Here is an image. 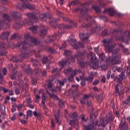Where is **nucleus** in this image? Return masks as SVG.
Listing matches in <instances>:
<instances>
[{
  "mask_svg": "<svg viewBox=\"0 0 130 130\" xmlns=\"http://www.w3.org/2000/svg\"><path fill=\"white\" fill-rule=\"evenodd\" d=\"M102 42L106 52L108 53L112 52V57H108L106 60V62L112 63V64H118L120 58H121V54L119 53V50L118 49L113 50L114 46L110 44L111 43V40L110 39H104L102 41Z\"/></svg>",
  "mask_w": 130,
  "mask_h": 130,
  "instance_id": "nucleus-1",
  "label": "nucleus"
},
{
  "mask_svg": "<svg viewBox=\"0 0 130 130\" xmlns=\"http://www.w3.org/2000/svg\"><path fill=\"white\" fill-rule=\"evenodd\" d=\"M114 34H117L116 37L117 40H120L122 42H127V40H130V31L124 30L121 29H115L113 31Z\"/></svg>",
  "mask_w": 130,
  "mask_h": 130,
  "instance_id": "nucleus-2",
  "label": "nucleus"
},
{
  "mask_svg": "<svg viewBox=\"0 0 130 130\" xmlns=\"http://www.w3.org/2000/svg\"><path fill=\"white\" fill-rule=\"evenodd\" d=\"M87 58L91 60V62L89 63V66L90 68H92L93 70H96V69L99 68V62L96 60L95 54L90 52L88 54Z\"/></svg>",
  "mask_w": 130,
  "mask_h": 130,
  "instance_id": "nucleus-3",
  "label": "nucleus"
},
{
  "mask_svg": "<svg viewBox=\"0 0 130 130\" xmlns=\"http://www.w3.org/2000/svg\"><path fill=\"white\" fill-rule=\"evenodd\" d=\"M25 15L30 18L27 22V24L28 25V26L33 25L35 22H38V14H37V13H25Z\"/></svg>",
  "mask_w": 130,
  "mask_h": 130,
  "instance_id": "nucleus-4",
  "label": "nucleus"
},
{
  "mask_svg": "<svg viewBox=\"0 0 130 130\" xmlns=\"http://www.w3.org/2000/svg\"><path fill=\"white\" fill-rule=\"evenodd\" d=\"M93 22H94L93 17L88 16L83 19V23L81 24V27L82 28H88V27L92 26Z\"/></svg>",
  "mask_w": 130,
  "mask_h": 130,
  "instance_id": "nucleus-5",
  "label": "nucleus"
},
{
  "mask_svg": "<svg viewBox=\"0 0 130 130\" xmlns=\"http://www.w3.org/2000/svg\"><path fill=\"white\" fill-rule=\"evenodd\" d=\"M113 121V117H112V115L109 114V116H107L106 117V119L105 118L102 119L100 120V124L101 126L103 127H105L107 124H108V122L109 121L111 122V121Z\"/></svg>",
  "mask_w": 130,
  "mask_h": 130,
  "instance_id": "nucleus-6",
  "label": "nucleus"
},
{
  "mask_svg": "<svg viewBox=\"0 0 130 130\" xmlns=\"http://www.w3.org/2000/svg\"><path fill=\"white\" fill-rule=\"evenodd\" d=\"M70 44L74 47L75 49L78 50L80 47H84V45L81 42H77V40L74 39H71L70 40Z\"/></svg>",
  "mask_w": 130,
  "mask_h": 130,
  "instance_id": "nucleus-7",
  "label": "nucleus"
},
{
  "mask_svg": "<svg viewBox=\"0 0 130 130\" xmlns=\"http://www.w3.org/2000/svg\"><path fill=\"white\" fill-rule=\"evenodd\" d=\"M73 26H76L75 23H72L69 25L66 24H62L61 26V28H60L58 30V36H60L62 33H64V31L63 29H72L73 28Z\"/></svg>",
  "mask_w": 130,
  "mask_h": 130,
  "instance_id": "nucleus-8",
  "label": "nucleus"
},
{
  "mask_svg": "<svg viewBox=\"0 0 130 130\" xmlns=\"http://www.w3.org/2000/svg\"><path fill=\"white\" fill-rule=\"evenodd\" d=\"M51 17H52V14L48 12L40 14L39 15L40 20L42 22H45L46 20H47V18H49V20H50Z\"/></svg>",
  "mask_w": 130,
  "mask_h": 130,
  "instance_id": "nucleus-9",
  "label": "nucleus"
},
{
  "mask_svg": "<svg viewBox=\"0 0 130 130\" xmlns=\"http://www.w3.org/2000/svg\"><path fill=\"white\" fill-rule=\"evenodd\" d=\"M24 38L26 40H30L34 45L38 46L40 44V42L37 40L36 38H31L29 35H25Z\"/></svg>",
  "mask_w": 130,
  "mask_h": 130,
  "instance_id": "nucleus-10",
  "label": "nucleus"
},
{
  "mask_svg": "<svg viewBox=\"0 0 130 130\" xmlns=\"http://www.w3.org/2000/svg\"><path fill=\"white\" fill-rule=\"evenodd\" d=\"M82 126L84 130H96V126L93 125L92 124L89 125H85L82 124ZM98 130H103L102 128L98 129Z\"/></svg>",
  "mask_w": 130,
  "mask_h": 130,
  "instance_id": "nucleus-11",
  "label": "nucleus"
},
{
  "mask_svg": "<svg viewBox=\"0 0 130 130\" xmlns=\"http://www.w3.org/2000/svg\"><path fill=\"white\" fill-rule=\"evenodd\" d=\"M3 20H2V23H4V26H7L9 25V23L10 22V21H11V18H10V16H9L7 14H3Z\"/></svg>",
  "mask_w": 130,
  "mask_h": 130,
  "instance_id": "nucleus-12",
  "label": "nucleus"
},
{
  "mask_svg": "<svg viewBox=\"0 0 130 130\" xmlns=\"http://www.w3.org/2000/svg\"><path fill=\"white\" fill-rule=\"evenodd\" d=\"M119 128L120 130H127V125L125 122V118H122L121 123L119 124Z\"/></svg>",
  "mask_w": 130,
  "mask_h": 130,
  "instance_id": "nucleus-13",
  "label": "nucleus"
},
{
  "mask_svg": "<svg viewBox=\"0 0 130 130\" xmlns=\"http://www.w3.org/2000/svg\"><path fill=\"white\" fill-rule=\"evenodd\" d=\"M79 37L83 41V43H88L89 42V34H80Z\"/></svg>",
  "mask_w": 130,
  "mask_h": 130,
  "instance_id": "nucleus-14",
  "label": "nucleus"
},
{
  "mask_svg": "<svg viewBox=\"0 0 130 130\" xmlns=\"http://www.w3.org/2000/svg\"><path fill=\"white\" fill-rule=\"evenodd\" d=\"M47 34V30L45 29V26L43 25H41V29L39 32V35L40 36H45V35H46Z\"/></svg>",
  "mask_w": 130,
  "mask_h": 130,
  "instance_id": "nucleus-15",
  "label": "nucleus"
},
{
  "mask_svg": "<svg viewBox=\"0 0 130 130\" xmlns=\"http://www.w3.org/2000/svg\"><path fill=\"white\" fill-rule=\"evenodd\" d=\"M17 47H20V46H22V49L23 50H27V48H28V44L26 41H23L21 43H18L16 45Z\"/></svg>",
  "mask_w": 130,
  "mask_h": 130,
  "instance_id": "nucleus-16",
  "label": "nucleus"
},
{
  "mask_svg": "<svg viewBox=\"0 0 130 130\" xmlns=\"http://www.w3.org/2000/svg\"><path fill=\"white\" fill-rule=\"evenodd\" d=\"M104 13H105V14L108 13L110 17H113V16L115 15V10H114V9L113 8H109L104 10Z\"/></svg>",
  "mask_w": 130,
  "mask_h": 130,
  "instance_id": "nucleus-17",
  "label": "nucleus"
},
{
  "mask_svg": "<svg viewBox=\"0 0 130 130\" xmlns=\"http://www.w3.org/2000/svg\"><path fill=\"white\" fill-rule=\"evenodd\" d=\"M57 37V35L56 34L54 35L48 37V40L46 41V43H51V42L55 41V40H56Z\"/></svg>",
  "mask_w": 130,
  "mask_h": 130,
  "instance_id": "nucleus-18",
  "label": "nucleus"
},
{
  "mask_svg": "<svg viewBox=\"0 0 130 130\" xmlns=\"http://www.w3.org/2000/svg\"><path fill=\"white\" fill-rule=\"evenodd\" d=\"M1 47L2 48V50L0 51V56H4V55L7 54L8 52L6 50V48H5V44L4 43L1 44Z\"/></svg>",
  "mask_w": 130,
  "mask_h": 130,
  "instance_id": "nucleus-19",
  "label": "nucleus"
},
{
  "mask_svg": "<svg viewBox=\"0 0 130 130\" xmlns=\"http://www.w3.org/2000/svg\"><path fill=\"white\" fill-rule=\"evenodd\" d=\"M67 63L70 64V62L69 61L68 59H65L61 62H59V66L60 67L61 69H63V68H66V67H67Z\"/></svg>",
  "mask_w": 130,
  "mask_h": 130,
  "instance_id": "nucleus-20",
  "label": "nucleus"
},
{
  "mask_svg": "<svg viewBox=\"0 0 130 130\" xmlns=\"http://www.w3.org/2000/svg\"><path fill=\"white\" fill-rule=\"evenodd\" d=\"M89 11H90V10L87 8H82L80 9V15H81L82 17H83V16H86V15H88Z\"/></svg>",
  "mask_w": 130,
  "mask_h": 130,
  "instance_id": "nucleus-21",
  "label": "nucleus"
},
{
  "mask_svg": "<svg viewBox=\"0 0 130 130\" xmlns=\"http://www.w3.org/2000/svg\"><path fill=\"white\" fill-rule=\"evenodd\" d=\"M24 9H28V10H35V9H36V6L25 3L24 5Z\"/></svg>",
  "mask_w": 130,
  "mask_h": 130,
  "instance_id": "nucleus-22",
  "label": "nucleus"
},
{
  "mask_svg": "<svg viewBox=\"0 0 130 130\" xmlns=\"http://www.w3.org/2000/svg\"><path fill=\"white\" fill-rule=\"evenodd\" d=\"M94 77H95V74L92 72L90 74V76L86 78V80L88 82H89V83H92V82H93V80H94Z\"/></svg>",
  "mask_w": 130,
  "mask_h": 130,
  "instance_id": "nucleus-23",
  "label": "nucleus"
},
{
  "mask_svg": "<svg viewBox=\"0 0 130 130\" xmlns=\"http://www.w3.org/2000/svg\"><path fill=\"white\" fill-rule=\"evenodd\" d=\"M124 78H125V76H124V74H123V72H122L121 74L119 75V77L117 79V82H118V83L119 84H121Z\"/></svg>",
  "mask_w": 130,
  "mask_h": 130,
  "instance_id": "nucleus-24",
  "label": "nucleus"
},
{
  "mask_svg": "<svg viewBox=\"0 0 130 130\" xmlns=\"http://www.w3.org/2000/svg\"><path fill=\"white\" fill-rule=\"evenodd\" d=\"M38 28V26H33L29 27V29L30 31H31L33 34H37V33H38V30L37 29Z\"/></svg>",
  "mask_w": 130,
  "mask_h": 130,
  "instance_id": "nucleus-25",
  "label": "nucleus"
},
{
  "mask_svg": "<svg viewBox=\"0 0 130 130\" xmlns=\"http://www.w3.org/2000/svg\"><path fill=\"white\" fill-rule=\"evenodd\" d=\"M85 54L86 51L85 50L80 52H78L75 55V57L76 58H79V57H81V56H84Z\"/></svg>",
  "mask_w": 130,
  "mask_h": 130,
  "instance_id": "nucleus-26",
  "label": "nucleus"
},
{
  "mask_svg": "<svg viewBox=\"0 0 130 130\" xmlns=\"http://www.w3.org/2000/svg\"><path fill=\"white\" fill-rule=\"evenodd\" d=\"M22 4L20 3H17L16 5V8L17 9H18V10H21V11H23V9H25V3H21Z\"/></svg>",
  "mask_w": 130,
  "mask_h": 130,
  "instance_id": "nucleus-27",
  "label": "nucleus"
},
{
  "mask_svg": "<svg viewBox=\"0 0 130 130\" xmlns=\"http://www.w3.org/2000/svg\"><path fill=\"white\" fill-rule=\"evenodd\" d=\"M59 110L57 111V112L55 113V120L56 122H58L59 124H60V122H58V117H59Z\"/></svg>",
  "mask_w": 130,
  "mask_h": 130,
  "instance_id": "nucleus-28",
  "label": "nucleus"
},
{
  "mask_svg": "<svg viewBox=\"0 0 130 130\" xmlns=\"http://www.w3.org/2000/svg\"><path fill=\"white\" fill-rule=\"evenodd\" d=\"M20 57H21V58H27V57H30V54H29V53H22L20 55H19Z\"/></svg>",
  "mask_w": 130,
  "mask_h": 130,
  "instance_id": "nucleus-29",
  "label": "nucleus"
},
{
  "mask_svg": "<svg viewBox=\"0 0 130 130\" xmlns=\"http://www.w3.org/2000/svg\"><path fill=\"white\" fill-rule=\"evenodd\" d=\"M92 9L93 10H94L95 11L98 13V14H100L101 13V9L98 6H92Z\"/></svg>",
  "mask_w": 130,
  "mask_h": 130,
  "instance_id": "nucleus-30",
  "label": "nucleus"
},
{
  "mask_svg": "<svg viewBox=\"0 0 130 130\" xmlns=\"http://www.w3.org/2000/svg\"><path fill=\"white\" fill-rule=\"evenodd\" d=\"M119 46L121 47L123 51L126 54H130V51L128 49L125 48L122 45H120Z\"/></svg>",
  "mask_w": 130,
  "mask_h": 130,
  "instance_id": "nucleus-31",
  "label": "nucleus"
},
{
  "mask_svg": "<svg viewBox=\"0 0 130 130\" xmlns=\"http://www.w3.org/2000/svg\"><path fill=\"white\" fill-rule=\"evenodd\" d=\"M10 35V32L6 31V32H4L2 34V39H8V37H9Z\"/></svg>",
  "mask_w": 130,
  "mask_h": 130,
  "instance_id": "nucleus-32",
  "label": "nucleus"
},
{
  "mask_svg": "<svg viewBox=\"0 0 130 130\" xmlns=\"http://www.w3.org/2000/svg\"><path fill=\"white\" fill-rule=\"evenodd\" d=\"M101 29L100 28V26L95 25L94 27L92 28V33H95V32H99Z\"/></svg>",
  "mask_w": 130,
  "mask_h": 130,
  "instance_id": "nucleus-33",
  "label": "nucleus"
},
{
  "mask_svg": "<svg viewBox=\"0 0 130 130\" xmlns=\"http://www.w3.org/2000/svg\"><path fill=\"white\" fill-rule=\"evenodd\" d=\"M12 16L14 18H21V13L19 12H13L12 13Z\"/></svg>",
  "mask_w": 130,
  "mask_h": 130,
  "instance_id": "nucleus-34",
  "label": "nucleus"
},
{
  "mask_svg": "<svg viewBox=\"0 0 130 130\" xmlns=\"http://www.w3.org/2000/svg\"><path fill=\"white\" fill-rule=\"evenodd\" d=\"M78 4H79V0H75L69 3V4L68 5V6L70 7V8H71V6H77V5H78Z\"/></svg>",
  "mask_w": 130,
  "mask_h": 130,
  "instance_id": "nucleus-35",
  "label": "nucleus"
},
{
  "mask_svg": "<svg viewBox=\"0 0 130 130\" xmlns=\"http://www.w3.org/2000/svg\"><path fill=\"white\" fill-rule=\"evenodd\" d=\"M31 61L32 62V66L35 68H36L37 67L38 63H39V61H38V60H36L35 59L32 58L31 59Z\"/></svg>",
  "mask_w": 130,
  "mask_h": 130,
  "instance_id": "nucleus-36",
  "label": "nucleus"
},
{
  "mask_svg": "<svg viewBox=\"0 0 130 130\" xmlns=\"http://www.w3.org/2000/svg\"><path fill=\"white\" fill-rule=\"evenodd\" d=\"M21 26H22V23L18 21H16L15 24H14V27L15 28V29H20Z\"/></svg>",
  "mask_w": 130,
  "mask_h": 130,
  "instance_id": "nucleus-37",
  "label": "nucleus"
},
{
  "mask_svg": "<svg viewBox=\"0 0 130 130\" xmlns=\"http://www.w3.org/2000/svg\"><path fill=\"white\" fill-rule=\"evenodd\" d=\"M73 69L72 68H68L64 70V73L65 75H69L70 73H72V71Z\"/></svg>",
  "mask_w": 130,
  "mask_h": 130,
  "instance_id": "nucleus-38",
  "label": "nucleus"
},
{
  "mask_svg": "<svg viewBox=\"0 0 130 130\" xmlns=\"http://www.w3.org/2000/svg\"><path fill=\"white\" fill-rule=\"evenodd\" d=\"M50 21L51 22H55V23H57V22H59V21H60V19L59 18H53L52 16L50 18Z\"/></svg>",
  "mask_w": 130,
  "mask_h": 130,
  "instance_id": "nucleus-39",
  "label": "nucleus"
},
{
  "mask_svg": "<svg viewBox=\"0 0 130 130\" xmlns=\"http://www.w3.org/2000/svg\"><path fill=\"white\" fill-rule=\"evenodd\" d=\"M68 80L69 82H73V81H74V75L71 74L68 77Z\"/></svg>",
  "mask_w": 130,
  "mask_h": 130,
  "instance_id": "nucleus-40",
  "label": "nucleus"
},
{
  "mask_svg": "<svg viewBox=\"0 0 130 130\" xmlns=\"http://www.w3.org/2000/svg\"><path fill=\"white\" fill-rule=\"evenodd\" d=\"M28 68L25 69V72L27 73V74H28L29 75H31L32 74V70H31V68H30V65H28Z\"/></svg>",
  "mask_w": 130,
  "mask_h": 130,
  "instance_id": "nucleus-41",
  "label": "nucleus"
},
{
  "mask_svg": "<svg viewBox=\"0 0 130 130\" xmlns=\"http://www.w3.org/2000/svg\"><path fill=\"white\" fill-rule=\"evenodd\" d=\"M123 104H125L126 105H130V96H128V98H127L124 102H123Z\"/></svg>",
  "mask_w": 130,
  "mask_h": 130,
  "instance_id": "nucleus-42",
  "label": "nucleus"
},
{
  "mask_svg": "<svg viewBox=\"0 0 130 130\" xmlns=\"http://www.w3.org/2000/svg\"><path fill=\"white\" fill-rule=\"evenodd\" d=\"M50 96L53 99V100H58V96L54 94H50Z\"/></svg>",
  "mask_w": 130,
  "mask_h": 130,
  "instance_id": "nucleus-43",
  "label": "nucleus"
},
{
  "mask_svg": "<svg viewBox=\"0 0 130 130\" xmlns=\"http://www.w3.org/2000/svg\"><path fill=\"white\" fill-rule=\"evenodd\" d=\"M78 62H79L81 68H84L85 67V62H84V61L80 60H79V59H78Z\"/></svg>",
  "mask_w": 130,
  "mask_h": 130,
  "instance_id": "nucleus-44",
  "label": "nucleus"
},
{
  "mask_svg": "<svg viewBox=\"0 0 130 130\" xmlns=\"http://www.w3.org/2000/svg\"><path fill=\"white\" fill-rule=\"evenodd\" d=\"M0 110L2 112H6V107L3 105H0Z\"/></svg>",
  "mask_w": 130,
  "mask_h": 130,
  "instance_id": "nucleus-45",
  "label": "nucleus"
},
{
  "mask_svg": "<svg viewBox=\"0 0 130 130\" xmlns=\"http://www.w3.org/2000/svg\"><path fill=\"white\" fill-rule=\"evenodd\" d=\"M47 51H48V52H50L51 53H55L56 52L55 49L51 47L47 49Z\"/></svg>",
  "mask_w": 130,
  "mask_h": 130,
  "instance_id": "nucleus-46",
  "label": "nucleus"
},
{
  "mask_svg": "<svg viewBox=\"0 0 130 130\" xmlns=\"http://www.w3.org/2000/svg\"><path fill=\"white\" fill-rule=\"evenodd\" d=\"M111 79H114V81H116V82H117V79H118V77H117V76L115 77V75H114V73L111 74Z\"/></svg>",
  "mask_w": 130,
  "mask_h": 130,
  "instance_id": "nucleus-47",
  "label": "nucleus"
},
{
  "mask_svg": "<svg viewBox=\"0 0 130 130\" xmlns=\"http://www.w3.org/2000/svg\"><path fill=\"white\" fill-rule=\"evenodd\" d=\"M99 57L101 59L102 61H103L105 59V54H104V53H101L99 55Z\"/></svg>",
  "mask_w": 130,
  "mask_h": 130,
  "instance_id": "nucleus-48",
  "label": "nucleus"
},
{
  "mask_svg": "<svg viewBox=\"0 0 130 130\" xmlns=\"http://www.w3.org/2000/svg\"><path fill=\"white\" fill-rule=\"evenodd\" d=\"M18 115V113H15L13 114L12 117L10 118L11 120L14 121L16 119V117Z\"/></svg>",
  "mask_w": 130,
  "mask_h": 130,
  "instance_id": "nucleus-49",
  "label": "nucleus"
},
{
  "mask_svg": "<svg viewBox=\"0 0 130 130\" xmlns=\"http://www.w3.org/2000/svg\"><path fill=\"white\" fill-rule=\"evenodd\" d=\"M71 53H72L71 51H69L68 50H66L64 51V55L66 56L71 55Z\"/></svg>",
  "mask_w": 130,
  "mask_h": 130,
  "instance_id": "nucleus-50",
  "label": "nucleus"
},
{
  "mask_svg": "<svg viewBox=\"0 0 130 130\" xmlns=\"http://www.w3.org/2000/svg\"><path fill=\"white\" fill-rule=\"evenodd\" d=\"M72 117L73 119L77 120V119L78 118V115L77 114V112H74L72 114Z\"/></svg>",
  "mask_w": 130,
  "mask_h": 130,
  "instance_id": "nucleus-51",
  "label": "nucleus"
},
{
  "mask_svg": "<svg viewBox=\"0 0 130 130\" xmlns=\"http://www.w3.org/2000/svg\"><path fill=\"white\" fill-rule=\"evenodd\" d=\"M102 35L103 36H106L108 35V30H107V29H105V30L103 31L102 32Z\"/></svg>",
  "mask_w": 130,
  "mask_h": 130,
  "instance_id": "nucleus-52",
  "label": "nucleus"
},
{
  "mask_svg": "<svg viewBox=\"0 0 130 130\" xmlns=\"http://www.w3.org/2000/svg\"><path fill=\"white\" fill-rule=\"evenodd\" d=\"M32 0H19L20 3L21 4H28L29 2H31Z\"/></svg>",
  "mask_w": 130,
  "mask_h": 130,
  "instance_id": "nucleus-53",
  "label": "nucleus"
},
{
  "mask_svg": "<svg viewBox=\"0 0 130 130\" xmlns=\"http://www.w3.org/2000/svg\"><path fill=\"white\" fill-rule=\"evenodd\" d=\"M5 112H2L0 115V117H1V118H2V119H5V118H6V113H5Z\"/></svg>",
  "mask_w": 130,
  "mask_h": 130,
  "instance_id": "nucleus-54",
  "label": "nucleus"
},
{
  "mask_svg": "<svg viewBox=\"0 0 130 130\" xmlns=\"http://www.w3.org/2000/svg\"><path fill=\"white\" fill-rule=\"evenodd\" d=\"M90 121L94 124V120L93 119V112H91L90 113Z\"/></svg>",
  "mask_w": 130,
  "mask_h": 130,
  "instance_id": "nucleus-55",
  "label": "nucleus"
},
{
  "mask_svg": "<svg viewBox=\"0 0 130 130\" xmlns=\"http://www.w3.org/2000/svg\"><path fill=\"white\" fill-rule=\"evenodd\" d=\"M33 114L35 116H37V117H40V116H41V114H40V113H37V112L36 111L33 112Z\"/></svg>",
  "mask_w": 130,
  "mask_h": 130,
  "instance_id": "nucleus-56",
  "label": "nucleus"
},
{
  "mask_svg": "<svg viewBox=\"0 0 130 130\" xmlns=\"http://www.w3.org/2000/svg\"><path fill=\"white\" fill-rule=\"evenodd\" d=\"M17 37H19V34H15L14 35H12L11 37V40H14Z\"/></svg>",
  "mask_w": 130,
  "mask_h": 130,
  "instance_id": "nucleus-57",
  "label": "nucleus"
},
{
  "mask_svg": "<svg viewBox=\"0 0 130 130\" xmlns=\"http://www.w3.org/2000/svg\"><path fill=\"white\" fill-rule=\"evenodd\" d=\"M12 60H13V61H14L15 62H21V61H22L21 60H19L18 59H17V58H16L15 57H12Z\"/></svg>",
  "mask_w": 130,
  "mask_h": 130,
  "instance_id": "nucleus-58",
  "label": "nucleus"
},
{
  "mask_svg": "<svg viewBox=\"0 0 130 130\" xmlns=\"http://www.w3.org/2000/svg\"><path fill=\"white\" fill-rule=\"evenodd\" d=\"M69 123L70 125H75V124H76V120L73 119V120H70Z\"/></svg>",
  "mask_w": 130,
  "mask_h": 130,
  "instance_id": "nucleus-59",
  "label": "nucleus"
},
{
  "mask_svg": "<svg viewBox=\"0 0 130 130\" xmlns=\"http://www.w3.org/2000/svg\"><path fill=\"white\" fill-rule=\"evenodd\" d=\"M48 61V58L47 57L44 56L43 59V63H47Z\"/></svg>",
  "mask_w": 130,
  "mask_h": 130,
  "instance_id": "nucleus-60",
  "label": "nucleus"
},
{
  "mask_svg": "<svg viewBox=\"0 0 130 130\" xmlns=\"http://www.w3.org/2000/svg\"><path fill=\"white\" fill-rule=\"evenodd\" d=\"M56 13H57V16H59V17H63V13H62V12H60V11L58 10H56Z\"/></svg>",
  "mask_w": 130,
  "mask_h": 130,
  "instance_id": "nucleus-61",
  "label": "nucleus"
},
{
  "mask_svg": "<svg viewBox=\"0 0 130 130\" xmlns=\"http://www.w3.org/2000/svg\"><path fill=\"white\" fill-rule=\"evenodd\" d=\"M22 108H23V105L20 104L18 105L17 110H18V111H21V110H22Z\"/></svg>",
  "mask_w": 130,
  "mask_h": 130,
  "instance_id": "nucleus-62",
  "label": "nucleus"
},
{
  "mask_svg": "<svg viewBox=\"0 0 130 130\" xmlns=\"http://www.w3.org/2000/svg\"><path fill=\"white\" fill-rule=\"evenodd\" d=\"M96 100L98 102H101V101H102V95H98L96 97Z\"/></svg>",
  "mask_w": 130,
  "mask_h": 130,
  "instance_id": "nucleus-63",
  "label": "nucleus"
},
{
  "mask_svg": "<svg viewBox=\"0 0 130 130\" xmlns=\"http://www.w3.org/2000/svg\"><path fill=\"white\" fill-rule=\"evenodd\" d=\"M126 75L127 76L130 75V68L128 67H127Z\"/></svg>",
  "mask_w": 130,
  "mask_h": 130,
  "instance_id": "nucleus-64",
  "label": "nucleus"
}]
</instances>
